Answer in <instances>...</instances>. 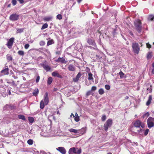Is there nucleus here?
<instances>
[{
    "instance_id": "obj_1",
    "label": "nucleus",
    "mask_w": 154,
    "mask_h": 154,
    "mask_svg": "<svg viewBox=\"0 0 154 154\" xmlns=\"http://www.w3.org/2000/svg\"><path fill=\"white\" fill-rule=\"evenodd\" d=\"M82 152L81 148L79 149L78 148L72 147L70 148L69 151V154H80Z\"/></svg>"
},
{
    "instance_id": "obj_2",
    "label": "nucleus",
    "mask_w": 154,
    "mask_h": 154,
    "mask_svg": "<svg viewBox=\"0 0 154 154\" xmlns=\"http://www.w3.org/2000/svg\"><path fill=\"white\" fill-rule=\"evenodd\" d=\"M134 23L136 30L138 32H140L142 29L141 23L140 21L139 20L137 19L134 21Z\"/></svg>"
},
{
    "instance_id": "obj_3",
    "label": "nucleus",
    "mask_w": 154,
    "mask_h": 154,
    "mask_svg": "<svg viewBox=\"0 0 154 154\" xmlns=\"http://www.w3.org/2000/svg\"><path fill=\"white\" fill-rule=\"evenodd\" d=\"M132 47L134 52L138 54L140 49L138 44L137 43L133 42L132 44Z\"/></svg>"
},
{
    "instance_id": "obj_4",
    "label": "nucleus",
    "mask_w": 154,
    "mask_h": 154,
    "mask_svg": "<svg viewBox=\"0 0 154 154\" xmlns=\"http://www.w3.org/2000/svg\"><path fill=\"white\" fill-rule=\"evenodd\" d=\"M147 123L148 127L149 128L154 126V118L149 117L147 120Z\"/></svg>"
},
{
    "instance_id": "obj_5",
    "label": "nucleus",
    "mask_w": 154,
    "mask_h": 154,
    "mask_svg": "<svg viewBox=\"0 0 154 154\" xmlns=\"http://www.w3.org/2000/svg\"><path fill=\"white\" fill-rule=\"evenodd\" d=\"M134 125L135 127L138 128L141 127L142 128H143L145 127L144 123L139 120L136 121L134 124Z\"/></svg>"
},
{
    "instance_id": "obj_6",
    "label": "nucleus",
    "mask_w": 154,
    "mask_h": 154,
    "mask_svg": "<svg viewBox=\"0 0 154 154\" xmlns=\"http://www.w3.org/2000/svg\"><path fill=\"white\" fill-rule=\"evenodd\" d=\"M112 123V120L110 119H108L104 125V128L105 131H107L109 127H110Z\"/></svg>"
},
{
    "instance_id": "obj_7",
    "label": "nucleus",
    "mask_w": 154,
    "mask_h": 154,
    "mask_svg": "<svg viewBox=\"0 0 154 154\" xmlns=\"http://www.w3.org/2000/svg\"><path fill=\"white\" fill-rule=\"evenodd\" d=\"M14 40V37H12L8 40V42L7 43L6 45L9 48L11 49L12 48Z\"/></svg>"
},
{
    "instance_id": "obj_8",
    "label": "nucleus",
    "mask_w": 154,
    "mask_h": 154,
    "mask_svg": "<svg viewBox=\"0 0 154 154\" xmlns=\"http://www.w3.org/2000/svg\"><path fill=\"white\" fill-rule=\"evenodd\" d=\"M19 15L16 14H14L11 15L9 17V19L12 21H16L18 20Z\"/></svg>"
},
{
    "instance_id": "obj_9",
    "label": "nucleus",
    "mask_w": 154,
    "mask_h": 154,
    "mask_svg": "<svg viewBox=\"0 0 154 154\" xmlns=\"http://www.w3.org/2000/svg\"><path fill=\"white\" fill-rule=\"evenodd\" d=\"M84 130V128H82L81 130H76L75 129L73 128H71L69 130V131H70V132L73 133L74 134H77V133H79L81 131H82V130Z\"/></svg>"
},
{
    "instance_id": "obj_10",
    "label": "nucleus",
    "mask_w": 154,
    "mask_h": 154,
    "mask_svg": "<svg viewBox=\"0 0 154 154\" xmlns=\"http://www.w3.org/2000/svg\"><path fill=\"white\" fill-rule=\"evenodd\" d=\"M56 149L62 154H65L66 153V151L63 147H59L57 148Z\"/></svg>"
},
{
    "instance_id": "obj_11",
    "label": "nucleus",
    "mask_w": 154,
    "mask_h": 154,
    "mask_svg": "<svg viewBox=\"0 0 154 154\" xmlns=\"http://www.w3.org/2000/svg\"><path fill=\"white\" fill-rule=\"evenodd\" d=\"M44 101L45 104L47 105L49 102V98L48 97V93L46 92L44 96Z\"/></svg>"
},
{
    "instance_id": "obj_12",
    "label": "nucleus",
    "mask_w": 154,
    "mask_h": 154,
    "mask_svg": "<svg viewBox=\"0 0 154 154\" xmlns=\"http://www.w3.org/2000/svg\"><path fill=\"white\" fill-rule=\"evenodd\" d=\"M42 66L47 72L49 71L51 69L50 67L48 65L46 64L45 63H43L42 64Z\"/></svg>"
},
{
    "instance_id": "obj_13",
    "label": "nucleus",
    "mask_w": 154,
    "mask_h": 154,
    "mask_svg": "<svg viewBox=\"0 0 154 154\" xmlns=\"http://www.w3.org/2000/svg\"><path fill=\"white\" fill-rule=\"evenodd\" d=\"M52 75L54 77H57L60 78H62V76L60 75L57 71L53 72L52 73Z\"/></svg>"
},
{
    "instance_id": "obj_14",
    "label": "nucleus",
    "mask_w": 154,
    "mask_h": 154,
    "mask_svg": "<svg viewBox=\"0 0 154 154\" xmlns=\"http://www.w3.org/2000/svg\"><path fill=\"white\" fill-rule=\"evenodd\" d=\"M68 68L70 71H73L75 70V66L72 64H70L69 65Z\"/></svg>"
},
{
    "instance_id": "obj_15",
    "label": "nucleus",
    "mask_w": 154,
    "mask_h": 154,
    "mask_svg": "<svg viewBox=\"0 0 154 154\" xmlns=\"http://www.w3.org/2000/svg\"><path fill=\"white\" fill-rule=\"evenodd\" d=\"M87 42L89 45H93L94 47L96 46V45L94 42L93 40L91 39H88V40Z\"/></svg>"
},
{
    "instance_id": "obj_16",
    "label": "nucleus",
    "mask_w": 154,
    "mask_h": 154,
    "mask_svg": "<svg viewBox=\"0 0 154 154\" xmlns=\"http://www.w3.org/2000/svg\"><path fill=\"white\" fill-rule=\"evenodd\" d=\"M57 61L63 63H66V61L65 60V58L63 57L58 58Z\"/></svg>"
},
{
    "instance_id": "obj_17",
    "label": "nucleus",
    "mask_w": 154,
    "mask_h": 154,
    "mask_svg": "<svg viewBox=\"0 0 154 154\" xmlns=\"http://www.w3.org/2000/svg\"><path fill=\"white\" fill-rule=\"evenodd\" d=\"M81 76V74L80 72H79L76 76V77L73 79V81L75 82H77Z\"/></svg>"
},
{
    "instance_id": "obj_18",
    "label": "nucleus",
    "mask_w": 154,
    "mask_h": 154,
    "mask_svg": "<svg viewBox=\"0 0 154 154\" xmlns=\"http://www.w3.org/2000/svg\"><path fill=\"white\" fill-rule=\"evenodd\" d=\"M9 69L8 68H7L2 70L1 72L3 73L4 75H8V74Z\"/></svg>"
},
{
    "instance_id": "obj_19",
    "label": "nucleus",
    "mask_w": 154,
    "mask_h": 154,
    "mask_svg": "<svg viewBox=\"0 0 154 154\" xmlns=\"http://www.w3.org/2000/svg\"><path fill=\"white\" fill-rule=\"evenodd\" d=\"M73 117L74 118V120L76 122H79V117L78 116L77 113L76 112L75 115H73Z\"/></svg>"
},
{
    "instance_id": "obj_20",
    "label": "nucleus",
    "mask_w": 154,
    "mask_h": 154,
    "mask_svg": "<svg viewBox=\"0 0 154 154\" xmlns=\"http://www.w3.org/2000/svg\"><path fill=\"white\" fill-rule=\"evenodd\" d=\"M152 97L151 95H150L149 97L148 100L146 103V105H149L151 103L152 100Z\"/></svg>"
},
{
    "instance_id": "obj_21",
    "label": "nucleus",
    "mask_w": 154,
    "mask_h": 154,
    "mask_svg": "<svg viewBox=\"0 0 154 154\" xmlns=\"http://www.w3.org/2000/svg\"><path fill=\"white\" fill-rule=\"evenodd\" d=\"M39 91L38 88L35 89L32 92L33 94L35 96H37L38 94Z\"/></svg>"
},
{
    "instance_id": "obj_22",
    "label": "nucleus",
    "mask_w": 154,
    "mask_h": 154,
    "mask_svg": "<svg viewBox=\"0 0 154 154\" xmlns=\"http://www.w3.org/2000/svg\"><path fill=\"white\" fill-rule=\"evenodd\" d=\"M52 17L51 16L45 17L43 18V20L46 21H49L52 19Z\"/></svg>"
},
{
    "instance_id": "obj_23",
    "label": "nucleus",
    "mask_w": 154,
    "mask_h": 154,
    "mask_svg": "<svg viewBox=\"0 0 154 154\" xmlns=\"http://www.w3.org/2000/svg\"><path fill=\"white\" fill-rule=\"evenodd\" d=\"M45 103L43 100H42L40 103V108L41 109H43L44 107Z\"/></svg>"
},
{
    "instance_id": "obj_24",
    "label": "nucleus",
    "mask_w": 154,
    "mask_h": 154,
    "mask_svg": "<svg viewBox=\"0 0 154 154\" xmlns=\"http://www.w3.org/2000/svg\"><path fill=\"white\" fill-rule=\"evenodd\" d=\"M18 117L19 119L23 120H25L26 119L25 116L22 115H19L18 116Z\"/></svg>"
},
{
    "instance_id": "obj_25",
    "label": "nucleus",
    "mask_w": 154,
    "mask_h": 154,
    "mask_svg": "<svg viewBox=\"0 0 154 154\" xmlns=\"http://www.w3.org/2000/svg\"><path fill=\"white\" fill-rule=\"evenodd\" d=\"M28 119L29 122L31 124L34 122V119L32 117H29L28 118Z\"/></svg>"
},
{
    "instance_id": "obj_26",
    "label": "nucleus",
    "mask_w": 154,
    "mask_h": 154,
    "mask_svg": "<svg viewBox=\"0 0 154 154\" xmlns=\"http://www.w3.org/2000/svg\"><path fill=\"white\" fill-rule=\"evenodd\" d=\"M24 29L23 28H16L17 30V33H20L22 32L23 31Z\"/></svg>"
},
{
    "instance_id": "obj_27",
    "label": "nucleus",
    "mask_w": 154,
    "mask_h": 154,
    "mask_svg": "<svg viewBox=\"0 0 154 154\" xmlns=\"http://www.w3.org/2000/svg\"><path fill=\"white\" fill-rule=\"evenodd\" d=\"M53 81L52 78L50 77L48 78V79L47 81V83L48 84L50 85L51 84Z\"/></svg>"
},
{
    "instance_id": "obj_28",
    "label": "nucleus",
    "mask_w": 154,
    "mask_h": 154,
    "mask_svg": "<svg viewBox=\"0 0 154 154\" xmlns=\"http://www.w3.org/2000/svg\"><path fill=\"white\" fill-rule=\"evenodd\" d=\"M48 27V25L47 23L44 24L43 25L41 29L43 30L47 28Z\"/></svg>"
},
{
    "instance_id": "obj_29",
    "label": "nucleus",
    "mask_w": 154,
    "mask_h": 154,
    "mask_svg": "<svg viewBox=\"0 0 154 154\" xmlns=\"http://www.w3.org/2000/svg\"><path fill=\"white\" fill-rule=\"evenodd\" d=\"M100 95L103 94L104 92V91L103 88H100L98 91Z\"/></svg>"
},
{
    "instance_id": "obj_30",
    "label": "nucleus",
    "mask_w": 154,
    "mask_h": 154,
    "mask_svg": "<svg viewBox=\"0 0 154 154\" xmlns=\"http://www.w3.org/2000/svg\"><path fill=\"white\" fill-rule=\"evenodd\" d=\"M148 19L151 21H154V15H150L148 17Z\"/></svg>"
},
{
    "instance_id": "obj_31",
    "label": "nucleus",
    "mask_w": 154,
    "mask_h": 154,
    "mask_svg": "<svg viewBox=\"0 0 154 154\" xmlns=\"http://www.w3.org/2000/svg\"><path fill=\"white\" fill-rule=\"evenodd\" d=\"M88 79L89 80H93V78L92 77V74L91 73H89L88 74Z\"/></svg>"
},
{
    "instance_id": "obj_32",
    "label": "nucleus",
    "mask_w": 154,
    "mask_h": 154,
    "mask_svg": "<svg viewBox=\"0 0 154 154\" xmlns=\"http://www.w3.org/2000/svg\"><path fill=\"white\" fill-rule=\"evenodd\" d=\"M27 143L29 145H32L33 143V141L32 139H29L27 140Z\"/></svg>"
},
{
    "instance_id": "obj_33",
    "label": "nucleus",
    "mask_w": 154,
    "mask_h": 154,
    "mask_svg": "<svg viewBox=\"0 0 154 154\" xmlns=\"http://www.w3.org/2000/svg\"><path fill=\"white\" fill-rule=\"evenodd\" d=\"M18 54L19 55L23 56L24 55V52L22 51H19L18 52Z\"/></svg>"
},
{
    "instance_id": "obj_34",
    "label": "nucleus",
    "mask_w": 154,
    "mask_h": 154,
    "mask_svg": "<svg viewBox=\"0 0 154 154\" xmlns=\"http://www.w3.org/2000/svg\"><path fill=\"white\" fill-rule=\"evenodd\" d=\"M152 57V53L149 52L147 55V58L148 59H150Z\"/></svg>"
},
{
    "instance_id": "obj_35",
    "label": "nucleus",
    "mask_w": 154,
    "mask_h": 154,
    "mask_svg": "<svg viewBox=\"0 0 154 154\" xmlns=\"http://www.w3.org/2000/svg\"><path fill=\"white\" fill-rule=\"evenodd\" d=\"M53 41L52 40H49L47 42V45L48 46L49 45H51L52 44L54 43L53 42Z\"/></svg>"
},
{
    "instance_id": "obj_36",
    "label": "nucleus",
    "mask_w": 154,
    "mask_h": 154,
    "mask_svg": "<svg viewBox=\"0 0 154 154\" xmlns=\"http://www.w3.org/2000/svg\"><path fill=\"white\" fill-rule=\"evenodd\" d=\"M105 88L107 90H109L110 88V86L108 85H105Z\"/></svg>"
},
{
    "instance_id": "obj_37",
    "label": "nucleus",
    "mask_w": 154,
    "mask_h": 154,
    "mask_svg": "<svg viewBox=\"0 0 154 154\" xmlns=\"http://www.w3.org/2000/svg\"><path fill=\"white\" fill-rule=\"evenodd\" d=\"M57 18L59 20H61L62 19V15L60 14H58L57 16Z\"/></svg>"
},
{
    "instance_id": "obj_38",
    "label": "nucleus",
    "mask_w": 154,
    "mask_h": 154,
    "mask_svg": "<svg viewBox=\"0 0 154 154\" xmlns=\"http://www.w3.org/2000/svg\"><path fill=\"white\" fill-rule=\"evenodd\" d=\"M7 60L9 61L11 60H12V57L10 55H7Z\"/></svg>"
},
{
    "instance_id": "obj_39",
    "label": "nucleus",
    "mask_w": 154,
    "mask_h": 154,
    "mask_svg": "<svg viewBox=\"0 0 154 154\" xmlns=\"http://www.w3.org/2000/svg\"><path fill=\"white\" fill-rule=\"evenodd\" d=\"M40 45L41 46H43L45 44V43L44 41H41L39 43Z\"/></svg>"
},
{
    "instance_id": "obj_40",
    "label": "nucleus",
    "mask_w": 154,
    "mask_h": 154,
    "mask_svg": "<svg viewBox=\"0 0 154 154\" xmlns=\"http://www.w3.org/2000/svg\"><path fill=\"white\" fill-rule=\"evenodd\" d=\"M12 5L14 6L16 4H17V1L16 0H12Z\"/></svg>"
},
{
    "instance_id": "obj_41",
    "label": "nucleus",
    "mask_w": 154,
    "mask_h": 154,
    "mask_svg": "<svg viewBox=\"0 0 154 154\" xmlns=\"http://www.w3.org/2000/svg\"><path fill=\"white\" fill-rule=\"evenodd\" d=\"M40 79V76L39 75L37 76L36 79V82L38 83L39 82Z\"/></svg>"
},
{
    "instance_id": "obj_42",
    "label": "nucleus",
    "mask_w": 154,
    "mask_h": 154,
    "mask_svg": "<svg viewBox=\"0 0 154 154\" xmlns=\"http://www.w3.org/2000/svg\"><path fill=\"white\" fill-rule=\"evenodd\" d=\"M119 74L120 75V77L121 78H122L123 77V76L124 75V74L123 73V72H119Z\"/></svg>"
},
{
    "instance_id": "obj_43",
    "label": "nucleus",
    "mask_w": 154,
    "mask_h": 154,
    "mask_svg": "<svg viewBox=\"0 0 154 154\" xmlns=\"http://www.w3.org/2000/svg\"><path fill=\"white\" fill-rule=\"evenodd\" d=\"M149 130L148 129H146L145 131L144 134L145 135H146L149 132Z\"/></svg>"
},
{
    "instance_id": "obj_44",
    "label": "nucleus",
    "mask_w": 154,
    "mask_h": 154,
    "mask_svg": "<svg viewBox=\"0 0 154 154\" xmlns=\"http://www.w3.org/2000/svg\"><path fill=\"white\" fill-rule=\"evenodd\" d=\"M29 46V44H26L24 46L25 48L26 49H27Z\"/></svg>"
},
{
    "instance_id": "obj_45",
    "label": "nucleus",
    "mask_w": 154,
    "mask_h": 154,
    "mask_svg": "<svg viewBox=\"0 0 154 154\" xmlns=\"http://www.w3.org/2000/svg\"><path fill=\"white\" fill-rule=\"evenodd\" d=\"M106 119V116L105 115H103L102 118V121H104Z\"/></svg>"
},
{
    "instance_id": "obj_46",
    "label": "nucleus",
    "mask_w": 154,
    "mask_h": 154,
    "mask_svg": "<svg viewBox=\"0 0 154 154\" xmlns=\"http://www.w3.org/2000/svg\"><path fill=\"white\" fill-rule=\"evenodd\" d=\"M149 114L148 112H147L145 114L143 115V117H145L146 116L148 117L149 116Z\"/></svg>"
},
{
    "instance_id": "obj_47",
    "label": "nucleus",
    "mask_w": 154,
    "mask_h": 154,
    "mask_svg": "<svg viewBox=\"0 0 154 154\" xmlns=\"http://www.w3.org/2000/svg\"><path fill=\"white\" fill-rule=\"evenodd\" d=\"M96 89H97V88L96 86H93L92 87L91 89V90L93 91H95V90H96Z\"/></svg>"
},
{
    "instance_id": "obj_48",
    "label": "nucleus",
    "mask_w": 154,
    "mask_h": 154,
    "mask_svg": "<svg viewBox=\"0 0 154 154\" xmlns=\"http://www.w3.org/2000/svg\"><path fill=\"white\" fill-rule=\"evenodd\" d=\"M146 45L147 46V47L148 48H149L151 47V45L150 44H149V43H146Z\"/></svg>"
},
{
    "instance_id": "obj_49",
    "label": "nucleus",
    "mask_w": 154,
    "mask_h": 154,
    "mask_svg": "<svg viewBox=\"0 0 154 154\" xmlns=\"http://www.w3.org/2000/svg\"><path fill=\"white\" fill-rule=\"evenodd\" d=\"M40 134L41 136H44V137H46L47 136V135H46V134H44L42 132Z\"/></svg>"
},
{
    "instance_id": "obj_50",
    "label": "nucleus",
    "mask_w": 154,
    "mask_h": 154,
    "mask_svg": "<svg viewBox=\"0 0 154 154\" xmlns=\"http://www.w3.org/2000/svg\"><path fill=\"white\" fill-rule=\"evenodd\" d=\"M96 57L97 58H98V59H100L102 58V57H101L100 56H99L98 55H96Z\"/></svg>"
},
{
    "instance_id": "obj_51",
    "label": "nucleus",
    "mask_w": 154,
    "mask_h": 154,
    "mask_svg": "<svg viewBox=\"0 0 154 154\" xmlns=\"http://www.w3.org/2000/svg\"><path fill=\"white\" fill-rule=\"evenodd\" d=\"M137 131L140 133H142L143 132V129H140L139 130H138Z\"/></svg>"
},
{
    "instance_id": "obj_52",
    "label": "nucleus",
    "mask_w": 154,
    "mask_h": 154,
    "mask_svg": "<svg viewBox=\"0 0 154 154\" xmlns=\"http://www.w3.org/2000/svg\"><path fill=\"white\" fill-rule=\"evenodd\" d=\"M18 1L20 2V3L21 4H22L24 2L23 0H18Z\"/></svg>"
},
{
    "instance_id": "obj_53",
    "label": "nucleus",
    "mask_w": 154,
    "mask_h": 154,
    "mask_svg": "<svg viewBox=\"0 0 154 154\" xmlns=\"http://www.w3.org/2000/svg\"><path fill=\"white\" fill-rule=\"evenodd\" d=\"M13 77H14L15 79H17V77L14 75H13Z\"/></svg>"
},
{
    "instance_id": "obj_54",
    "label": "nucleus",
    "mask_w": 154,
    "mask_h": 154,
    "mask_svg": "<svg viewBox=\"0 0 154 154\" xmlns=\"http://www.w3.org/2000/svg\"><path fill=\"white\" fill-rule=\"evenodd\" d=\"M82 0H78L77 2L78 3H79Z\"/></svg>"
},
{
    "instance_id": "obj_55",
    "label": "nucleus",
    "mask_w": 154,
    "mask_h": 154,
    "mask_svg": "<svg viewBox=\"0 0 154 154\" xmlns=\"http://www.w3.org/2000/svg\"><path fill=\"white\" fill-rule=\"evenodd\" d=\"M90 92H88L86 94L87 96H88L90 95Z\"/></svg>"
},
{
    "instance_id": "obj_56",
    "label": "nucleus",
    "mask_w": 154,
    "mask_h": 154,
    "mask_svg": "<svg viewBox=\"0 0 154 154\" xmlns=\"http://www.w3.org/2000/svg\"><path fill=\"white\" fill-rule=\"evenodd\" d=\"M130 33L131 35L132 36L133 35V34L132 32H130Z\"/></svg>"
},
{
    "instance_id": "obj_57",
    "label": "nucleus",
    "mask_w": 154,
    "mask_h": 154,
    "mask_svg": "<svg viewBox=\"0 0 154 154\" xmlns=\"http://www.w3.org/2000/svg\"><path fill=\"white\" fill-rule=\"evenodd\" d=\"M152 72L153 74H154V68L152 69Z\"/></svg>"
},
{
    "instance_id": "obj_58",
    "label": "nucleus",
    "mask_w": 154,
    "mask_h": 154,
    "mask_svg": "<svg viewBox=\"0 0 154 154\" xmlns=\"http://www.w3.org/2000/svg\"><path fill=\"white\" fill-rule=\"evenodd\" d=\"M8 94L9 95H10L11 94V92L10 91H9Z\"/></svg>"
},
{
    "instance_id": "obj_59",
    "label": "nucleus",
    "mask_w": 154,
    "mask_h": 154,
    "mask_svg": "<svg viewBox=\"0 0 154 154\" xmlns=\"http://www.w3.org/2000/svg\"><path fill=\"white\" fill-rule=\"evenodd\" d=\"M128 98H129V97L128 96H126L125 97V98L126 99H128Z\"/></svg>"
},
{
    "instance_id": "obj_60",
    "label": "nucleus",
    "mask_w": 154,
    "mask_h": 154,
    "mask_svg": "<svg viewBox=\"0 0 154 154\" xmlns=\"http://www.w3.org/2000/svg\"><path fill=\"white\" fill-rule=\"evenodd\" d=\"M151 86H150V88H151ZM149 90H150V92H151V91H152V89H151V88H150L149 89Z\"/></svg>"
},
{
    "instance_id": "obj_61",
    "label": "nucleus",
    "mask_w": 154,
    "mask_h": 154,
    "mask_svg": "<svg viewBox=\"0 0 154 154\" xmlns=\"http://www.w3.org/2000/svg\"><path fill=\"white\" fill-rule=\"evenodd\" d=\"M56 53L57 54H59L60 53V52L59 51H57V52Z\"/></svg>"
},
{
    "instance_id": "obj_62",
    "label": "nucleus",
    "mask_w": 154,
    "mask_h": 154,
    "mask_svg": "<svg viewBox=\"0 0 154 154\" xmlns=\"http://www.w3.org/2000/svg\"><path fill=\"white\" fill-rule=\"evenodd\" d=\"M152 66L154 67V63H152Z\"/></svg>"
},
{
    "instance_id": "obj_63",
    "label": "nucleus",
    "mask_w": 154,
    "mask_h": 154,
    "mask_svg": "<svg viewBox=\"0 0 154 154\" xmlns=\"http://www.w3.org/2000/svg\"><path fill=\"white\" fill-rule=\"evenodd\" d=\"M107 154H112V153H111L110 152H109V153H107Z\"/></svg>"
},
{
    "instance_id": "obj_64",
    "label": "nucleus",
    "mask_w": 154,
    "mask_h": 154,
    "mask_svg": "<svg viewBox=\"0 0 154 154\" xmlns=\"http://www.w3.org/2000/svg\"><path fill=\"white\" fill-rule=\"evenodd\" d=\"M10 5H8V7H10Z\"/></svg>"
}]
</instances>
